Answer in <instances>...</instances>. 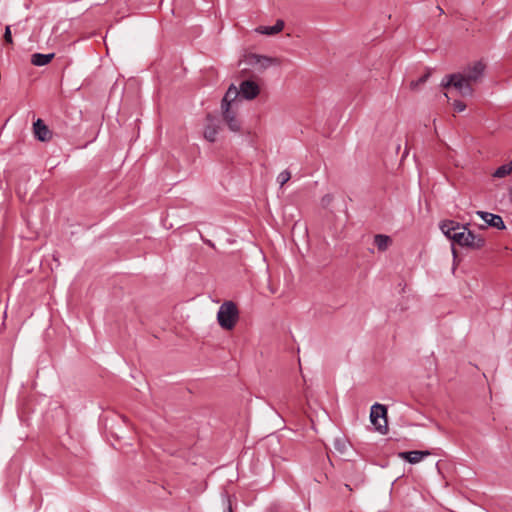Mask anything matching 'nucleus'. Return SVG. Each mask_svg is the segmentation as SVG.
Returning a JSON list of instances; mask_svg holds the SVG:
<instances>
[{"mask_svg":"<svg viewBox=\"0 0 512 512\" xmlns=\"http://www.w3.org/2000/svg\"><path fill=\"white\" fill-rule=\"evenodd\" d=\"M452 105L457 112H463L466 109V104L459 100H455Z\"/></svg>","mask_w":512,"mask_h":512,"instance_id":"412c9836","label":"nucleus"},{"mask_svg":"<svg viewBox=\"0 0 512 512\" xmlns=\"http://www.w3.org/2000/svg\"><path fill=\"white\" fill-rule=\"evenodd\" d=\"M219 131V125L211 117H207V124L204 128V138L209 142H214Z\"/></svg>","mask_w":512,"mask_h":512,"instance_id":"ddd939ff","label":"nucleus"},{"mask_svg":"<svg viewBox=\"0 0 512 512\" xmlns=\"http://www.w3.org/2000/svg\"><path fill=\"white\" fill-rule=\"evenodd\" d=\"M430 76V72H426L424 75H422L417 80H413L410 82V88L412 90H416L420 85L424 84Z\"/></svg>","mask_w":512,"mask_h":512,"instance_id":"6ab92c4d","label":"nucleus"},{"mask_svg":"<svg viewBox=\"0 0 512 512\" xmlns=\"http://www.w3.org/2000/svg\"><path fill=\"white\" fill-rule=\"evenodd\" d=\"M4 39L7 43H12V34H11L10 26H6V28H5Z\"/></svg>","mask_w":512,"mask_h":512,"instance_id":"4be33fe9","label":"nucleus"},{"mask_svg":"<svg viewBox=\"0 0 512 512\" xmlns=\"http://www.w3.org/2000/svg\"><path fill=\"white\" fill-rule=\"evenodd\" d=\"M331 201H332V196H330V195H325V196L322 198V203H323V205H327V204H329Z\"/></svg>","mask_w":512,"mask_h":512,"instance_id":"b1692460","label":"nucleus"},{"mask_svg":"<svg viewBox=\"0 0 512 512\" xmlns=\"http://www.w3.org/2000/svg\"><path fill=\"white\" fill-rule=\"evenodd\" d=\"M512 172V162H506L498 169L495 170L493 176L496 178H503Z\"/></svg>","mask_w":512,"mask_h":512,"instance_id":"a211bd4d","label":"nucleus"},{"mask_svg":"<svg viewBox=\"0 0 512 512\" xmlns=\"http://www.w3.org/2000/svg\"><path fill=\"white\" fill-rule=\"evenodd\" d=\"M238 308L232 301L224 302L217 313V321L219 325L226 330H232L238 320Z\"/></svg>","mask_w":512,"mask_h":512,"instance_id":"f03ea898","label":"nucleus"},{"mask_svg":"<svg viewBox=\"0 0 512 512\" xmlns=\"http://www.w3.org/2000/svg\"><path fill=\"white\" fill-rule=\"evenodd\" d=\"M283 28L284 22L282 20H277L272 26H260L256 28V32L263 35H275L281 32Z\"/></svg>","mask_w":512,"mask_h":512,"instance_id":"2eb2a0df","label":"nucleus"},{"mask_svg":"<svg viewBox=\"0 0 512 512\" xmlns=\"http://www.w3.org/2000/svg\"><path fill=\"white\" fill-rule=\"evenodd\" d=\"M485 65L481 61H477L466 67L461 74L472 84L480 80L484 74Z\"/></svg>","mask_w":512,"mask_h":512,"instance_id":"423d86ee","label":"nucleus"},{"mask_svg":"<svg viewBox=\"0 0 512 512\" xmlns=\"http://www.w3.org/2000/svg\"><path fill=\"white\" fill-rule=\"evenodd\" d=\"M33 133L35 138L41 142L49 141L52 138V131L42 119H37L33 123Z\"/></svg>","mask_w":512,"mask_h":512,"instance_id":"1a4fd4ad","label":"nucleus"},{"mask_svg":"<svg viewBox=\"0 0 512 512\" xmlns=\"http://www.w3.org/2000/svg\"><path fill=\"white\" fill-rule=\"evenodd\" d=\"M240 97L246 100H252L260 93L259 85L252 80L242 81L239 85Z\"/></svg>","mask_w":512,"mask_h":512,"instance_id":"0eeeda50","label":"nucleus"},{"mask_svg":"<svg viewBox=\"0 0 512 512\" xmlns=\"http://www.w3.org/2000/svg\"><path fill=\"white\" fill-rule=\"evenodd\" d=\"M290 178L291 172L289 170H284L277 176V182L279 183L280 187H282L290 180Z\"/></svg>","mask_w":512,"mask_h":512,"instance_id":"aec40b11","label":"nucleus"},{"mask_svg":"<svg viewBox=\"0 0 512 512\" xmlns=\"http://www.w3.org/2000/svg\"><path fill=\"white\" fill-rule=\"evenodd\" d=\"M460 230L461 232L453 234V242L473 249H480L484 246L485 240L482 236L474 234L465 226H461Z\"/></svg>","mask_w":512,"mask_h":512,"instance_id":"20e7f679","label":"nucleus"},{"mask_svg":"<svg viewBox=\"0 0 512 512\" xmlns=\"http://www.w3.org/2000/svg\"><path fill=\"white\" fill-rule=\"evenodd\" d=\"M206 243H207L209 246L214 247V244H213L210 240H208Z\"/></svg>","mask_w":512,"mask_h":512,"instance_id":"393cba45","label":"nucleus"},{"mask_svg":"<svg viewBox=\"0 0 512 512\" xmlns=\"http://www.w3.org/2000/svg\"><path fill=\"white\" fill-rule=\"evenodd\" d=\"M476 214L480 216L487 225L499 230L505 229V224L501 216L484 211H477Z\"/></svg>","mask_w":512,"mask_h":512,"instance_id":"9b49d317","label":"nucleus"},{"mask_svg":"<svg viewBox=\"0 0 512 512\" xmlns=\"http://www.w3.org/2000/svg\"><path fill=\"white\" fill-rule=\"evenodd\" d=\"M223 119L231 131L239 132L241 130V122L237 118L236 109L228 107L223 110Z\"/></svg>","mask_w":512,"mask_h":512,"instance_id":"9d476101","label":"nucleus"},{"mask_svg":"<svg viewBox=\"0 0 512 512\" xmlns=\"http://www.w3.org/2000/svg\"><path fill=\"white\" fill-rule=\"evenodd\" d=\"M430 455L429 451H405L399 452L398 457L408 461L411 464H416L422 461L426 456Z\"/></svg>","mask_w":512,"mask_h":512,"instance_id":"f8f14e48","label":"nucleus"},{"mask_svg":"<svg viewBox=\"0 0 512 512\" xmlns=\"http://www.w3.org/2000/svg\"><path fill=\"white\" fill-rule=\"evenodd\" d=\"M223 500L226 504V509L224 512H233L230 498L227 495H224Z\"/></svg>","mask_w":512,"mask_h":512,"instance_id":"5701e85b","label":"nucleus"},{"mask_svg":"<svg viewBox=\"0 0 512 512\" xmlns=\"http://www.w3.org/2000/svg\"><path fill=\"white\" fill-rule=\"evenodd\" d=\"M440 229L447 238L453 241V234L456 232H461V225L454 221L448 220L440 224Z\"/></svg>","mask_w":512,"mask_h":512,"instance_id":"4468645a","label":"nucleus"},{"mask_svg":"<svg viewBox=\"0 0 512 512\" xmlns=\"http://www.w3.org/2000/svg\"><path fill=\"white\" fill-rule=\"evenodd\" d=\"M54 58V53L42 54L34 53L31 56V63L35 66H44Z\"/></svg>","mask_w":512,"mask_h":512,"instance_id":"dca6fc26","label":"nucleus"},{"mask_svg":"<svg viewBox=\"0 0 512 512\" xmlns=\"http://www.w3.org/2000/svg\"><path fill=\"white\" fill-rule=\"evenodd\" d=\"M239 97L240 93L238 88L234 85H231L222 99V110H225L228 107H230V109H237L238 104L240 102V100L238 99Z\"/></svg>","mask_w":512,"mask_h":512,"instance_id":"6e6552de","label":"nucleus"},{"mask_svg":"<svg viewBox=\"0 0 512 512\" xmlns=\"http://www.w3.org/2000/svg\"><path fill=\"white\" fill-rule=\"evenodd\" d=\"M441 85L444 88H454L461 96L467 97L473 95L471 83L461 74H451L443 78Z\"/></svg>","mask_w":512,"mask_h":512,"instance_id":"7ed1b4c3","label":"nucleus"},{"mask_svg":"<svg viewBox=\"0 0 512 512\" xmlns=\"http://www.w3.org/2000/svg\"><path fill=\"white\" fill-rule=\"evenodd\" d=\"M370 421L378 432L385 434L387 432V408L379 403L372 405Z\"/></svg>","mask_w":512,"mask_h":512,"instance_id":"39448f33","label":"nucleus"},{"mask_svg":"<svg viewBox=\"0 0 512 512\" xmlns=\"http://www.w3.org/2000/svg\"><path fill=\"white\" fill-rule=\"evenodd\" d=\"M277 64L278 61L276 58L255 53L244 55L243 59L240 61V65H244L243 70H252L256 73H262L269 67Z\"/></svg>","mask_w":512,"mask_h":512,"instance_id":"f257e3e1","label":"nucleus"},{"mask_svg":"<svg viewBox=\"0 0 512 512\" xmlns=\"http://www.w3.org/2000/svg\"><path fill=\"white\" fill-rule=\"evenodd\" d=\"M374 243L380 251H385L391 243V239L387 235L377 234L374 237Z\"/></svg>","mask_w":512,"mask_h":512,"instance_id":"f3484780","label":"nucleus"}]
</instances>
